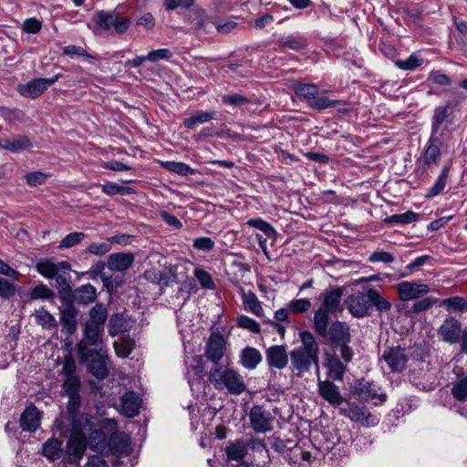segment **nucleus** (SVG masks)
Instances as JSON below:
<instances>
[{
	"mask_svg": "<svg viewBox=\"0 0 467 467\" xmlns=\"http://www.w3.org/2000/svg\"><path fill=\"white\" fill-rule=\"evenodd\" d=\"M440 306H443L449 312H467V299L455 296L445 299H440Z\"/></svg>",
	"mask_w": 467,
	"mask_h": 467,
	"instance_id": "obj_43",
	"label": "nucleus"
},
{
	"mask_svg": "<svg viewBox=\"0 0 467 467\" xmlns=\"http://www.w3.org/2000/svg\"><path fill=\"white\" fill-rule=\"evenodd\" d=\"M88 319L83 324L82 332L104 337L105 324L109 317L107 306L96 302L88 311Z\"/></svg>",
	"mask_w": 467,
	"mask_h": 467,
	"instance_id": "obj_8",
	"label": "nucleus"
},
{
	"mask_svg": "<svg viewBox=\"0 0 467 467\" xmlns=\"http://www.w3.org/2000/svg\"><path fill=\"white\" fill-rule=\"evenodd\" d=\"M59 262L53 257L40 258L36 262V272L47 279H53L58 274Z\"/></svg>",
	"mask_w": 467,
	"mask_h": 467,
	"instance_id": "obj_32",
	"label": "nucleus"
},
{
	"mask_svg": "<svg viewBox=\"0 0 467 467\" xmlns=\"http://www.w3.org/2000/svg\"><path fill=\"white\" fill-rule=\"evenodd\" d=\"M41 455L49 462L57 460H65V449L63 448V441L60 438L51 437L47 439L41 449Z\"/></svg>",
	"mask_w": 467,
	"mask_h": 467,
	"instance_id": "obj_26",
	"label": "nucleus"
},
{
	"mask_svg": "<svg viewBox=\"0 0 467 467\" xmlns=\"http://www.w3.org/2000/svg\"><path fill=\"white\" fill-rule=\"evenodd\" d=\"M293 90L297 97L306 99L307 103L320 92L317 85L303 82H296L293 85Z\"/></svg>",
	"mask_w": 467,
	"mask_h": 467,
	"instance_id": "obj_42",
	"label": "nucleus"
},
{
	"mask_svg": "<svg viewBox=\"0 0 467 467\" xmlns=\"http://www.w3.org/2000/svg\"><path fill=\"white\" fill-rule=\"evenodd\" d=\"M441 135L442 133L434 134L431 133L426 148L423 150V161L427 166L431 164H438L441 155Z\"/></svg>",
	"mask_w": 467,
	"mask_h": 467,
	"instance_id": "obj_24",
	"label": "nucleus"
},
{
	"mask_svg": "<svg viewBox=\"0 0 467 467\" xmlns=\"http://www.w3.org/2000/svg\"><path fill=\"white\" fill-rule=\"evenodd\" d=\"M215 111H197L195 114L185 118L183 119V125L189 130H193L199 124L208 122L212 119H217Z\"/></svg>",
	"mask_w": 467,
	"mask_h": 467,
	"instance_id": "obj_40",
	"label": "nucleus"
},
{
	"mask_svg": "<svg viewBox=\"0 0 467 467\" xmlns=\"http://www.w3.org/2000/svg\"><path fill=\"white\" fill-rule=\"evenodd\" d=\"M94 22L103 30L114 29L118 35L126 33L131 25V20L129 17L122 16L116 11H99L95 14Z\"/></svg>",
	"mask_w": 467,
	"mask_h": 467,
	"instance_id": "obj_7",
	"label": "nucleus"
},
{
	"mask_svg": "<svg viewBox=\"0 0 467 467\" xmlns=\"http://www.w3.org/2000/svg\"><path fill=\"white\" fill-rule=\"evenodd\" d=\"M109 437L100 429L92 430L88 436V444L94 451H102L108 447Z\"/></svg>",
	"mask_w": 467,
	"mask_h": 467,
	"instance_id": "obj_45",
	"label": "nucleus"
},
{
	"mask_svg": "<svg viewBox=\"0 0 467 467\" xmlns=\"http://www.w3.org/2000/svg\"><path fill=\"white\" fill-rule=\"evenodd\" d=\"M345 305L348 312L356 318L370 317L373 308L379 316L388 314L392 307V304L372 287H369L367 292L357 291L349 295L345 299Z\"/></svg>",
	"mask_w": 467,
	"mask_h": 467,
	"instance_id": "obj_1",
	"label": "nucleus"
},
{
	"mask_svg": "<svg viewBox=\"0 0 467 467\" xmlns=\"http://www.w3.org/2000/svg\"><path fill=\"white\" fill-rule=\"evenodd\" d=\"M18 294V287L9 280L0 277V298L9 300L16 294Z\"/></svg>",
	"mask_w": 467,
	"mask_h": 467,
	"instance_id": "obj_57",
	"label": "nucleus"
},
{
	"mask_svg": "<svg viewBox=\"0 0 467 467\" xmlns=\"http://www.w3.org/2000/svg\"><path fill=\"white\" fill-rule=\"evenodd\" d=\"M463 329L461 321L453 316H447L437 330L441 338L447 343H459Z\"/></svg>",
	"mask_w": 467,
	"mask_h": 467,
	"instance_id": "obj_14",
	"label": "nucleus"
},
{
	"mask_svg": "<svg viewBox=\"0 0 467 467\" xmlns=\"http://www.w3.org/2000/svg\"><path fill=\"white\" fill-rule=\"evenodd\" d=\"M32 147L31 140L26 135H17L13 139H0V148L14 153L30 150Z\"/></svg>",
	"mask_w": 467,
	"mask_h": 467,
	"instance_id": "obj_30",
	"label": "nucleus"
},
{
	"mask_svg": "<svg viewBox=\"0 0 467 467\" xmlns=\"http://www.w3.org/2000/svg\"><path fill=\"white\" fill-rule=\"evenodd\" d=\"M140 398L133 391L126 393L121 398L122 410L129 418H133L140 413Z\"/></svg>",
	"mask_w": 467,
	"mask_h": 467,
	"instance_id": "obj_35",
	"label": "nucleus"
},
{
	"mask_svg": "<svg viewBox=\"0 0 467 467\" xmlns=\"http://www.w3.org/2000/svg\"><path fill=\"white\" fill-rule=\"evenodd\" d=\"M236 324L239 327L247 329L255 334H258L261 331L260 324L256 320L244 315L237 317Z\"/></svg>",
	"mask_w": 467,
	"mask_h": 467,
	"instance_id": "obj_59",
	"label": "nucleus"
},
{
	"mask_svg": "<svg viewBox=\"0 0 467 467\" xmlns=\"http://www.w3.org/2000/svg\"><path fill=\"white\" fill-rule=\"evenodd\" d=\"M382 358L388 364L392 372L400 373L406 367L409 360L408 355L405 353V348L400 346L388 348Z\"/></svg>",
	"mask_w": 467,
	"mask_h": 467,
	"instance_id": "obj_16",
	"label": "nucleus"
},
{
	"mask_svg": "<svg viewBox=\"0 0 467 467\" xmlns=\"http://www.w3.org/2000/svg\"><path fill=\"white\" fill-rule=\"evenodd\" d=\"M279 47H288L293 50H301L307 47V39L304 36H282L277 40Z\"/></svg>",
	"mask_w": 467,
	"mask_h": 467,
	"instance_id": "obj_47",
	"label": "nucleus"
},
{
	"mask_svg": "<svg viewBox=\"0 0 467 467\" xmlns=\"http://www.w3.org/2000/svg\"><path fill=\"white\" fill-rule=\"evenodd\" d=\"M107 359L108 355L105 350L104 352H100L98 357L92 358L88 360V364H84L83 366H86L88 373L93 375L96 379L102 380L109 375V369L106 364Z\"/></svg>",
	"mask_w": 467,
	"mask_h": 467,
	"instance_id": "obj_28",
	"label": "nucleus"
},
{
	"mask_svg": "<svg viewBox=\"0 0 467 467\" xmlns=\"http://www.w3.org/2000/svg\"><path fill=\"white\" fill-rule=\"evenodd\" d=\"M79 410L80 406H76L71 410L69 407H66V410L61 411L60 419H56L54 425L62 438H67L68 433L69 436L86 437L83 431L85 426H88L89 429L93 427V422L85 418Z\"/></svg>",
	"mask_w": 467,
	"mask_h": 467,
	"instance_id": "obj_4",
	"label": "nucleus"
},
{
	"mask_svg": "<svg viewBox=\"0 0 467 467\" xmlns=\"http://www.w3.org/2000/svg\"><path fill=\"white\" fill-rule=\"evenodd\" d=\"M299 336L302 345L297 348L319 357V347L314 335L308 330H303Z\"/></svg>",
	"mask_w": 467,
	"mask_h": 467,
	"instance_id": "obj_44",
	"label": "nucleus"
},
{
	"mask_svg": "<svg viewBox=\"0 0 467 467\" xmlns=\"http://www.w3.org/2000/svg\"><path fill=\"white\" fill-rule=\"evenodd\" d=\"M80 389L79 376L66 378L62 383L61 395L68 397L67 407H69L70 410L81 405Z\"/></svg>",
	"mask_w": 467,
	"mask_h": 467,
	"instance_id": "obj_18",
	"label": "nucleus"
},
{
	"mask_svg": "<svg viewBox=\"0 0 467 467\" xmlns=\"http://www.w3.org/2000/svg\"><path fill=\"white\" fill-rule=\"evenodd\" d=\"M104 337L82 332V338L76 344V354L79 365L88 364L92 358L104 352Z\"/></svg>",
	"mask_w": 467,
	"mask_h": 467,
	"instance_id": "obj_6",
	"label": "nucleus"
},
{
	"mask_svg": "<svg viewBox=\"0 0 467 467\" xmlns=\"http://www.w3.org/2000/svg\"><path fill=\"white\" fill-rule=\"evenodd\" d=\"M247 225L262 231L269 238L275 239L277 236L275 229L269 223L261 218L250 219L247 222Z\"/></svg>",
	"mask_w": 467,
	"mask_h": 467,
	"instance_id": "obj_54",
	"label": "nucleus"
},
{
	"mask_svg": "<svg viewBox=\"0 0 467 467\" xmlns=\"http://www.w3.org/2000/svg\"><path fill=\"white\" fill-rule=\"evenodd\" d=\"M130 331L127 319L123 313H113L109 319L108 332L112 337L119 334H125Z\"/></svg>",
	"mask_w": 467,
	"mask_h": 467,
	"instance_id": "obj_36",
	"label": "nucleus"
},
{
	"mask_svg": "<svg viewBox=\"0 0 467 467\" xmlns=\"http://www.w3.org/2000/svg\"><path fill=\"white\" fill-rule=\"evenodd\" d=\"M61 306H59L60 323L62 325V332H65L68 337L72 336L78 327L77 317L78 316V309L66 299H59Z\"/></svg>",
	"mask_w": 467,
	"mask_h": 467,
	"instance_id": "obj_12",
	"label": "nucleus"
},
{
	"mask_svg": "<svg viewBox=\"0 0 467 467\" xmlns=\"http://www.w3.org/2000/svg\"><path fill=\"white\" fill-rule=\"evenodd\" d=\"M399 299L402 302L417 300L430 292V286L426 284H418L414 281H403L395 285Z\"/></svg>",
	"mask_w": 467,
	"mask_h": 467,
	"instance_id": "obj_10",
	"label": "nucleus"
},
{
	"mask_svg": "<svg viewBox=\"0 0 467 467\" xmlns=\"http://www.w3.org/2000/svg\"><path fill=\"white\" fill-rule=\"evenodd\" d=\"M249 419L252 428L255 432H266L273 429L271 425L272 418L269 412H266L262 406L254 405L251 408Z\"/></svg>",
	"mask_w": 467,
	"mask_h": 467,
	"instance_id": "obj_20",
	"label": "nucleus"
},
{
	"mask_svg": "<svg viewBox=\"0 0 467 467\" xmlns=\"http://www.w3.org/2000/svg\"><path fill=\"white\" fill-rule=\"evenodd\" d=\"M18 296L24 305L35 300L54 302L56 292L46 284L40 282L27 291H23L22 288L18 286Z\"/></svg>",
	"mask_w": 467,
	"mask_h": 467,
	"instance_id": "obj_13",
	"label": "nucleus"
},
{
	"mask_svg": "<svg viewBox=\"0 0 467 467\" xmlns=\"http://www.w3.org/2000/svg\"><path fill=\"white\" fill-rule=\"evenodd\" d=\"M328 313H331L330 311L320 307L318 308L314 315V329L316 333L321 337L323 334L326 333V331L328 329Z\"/></svg>",
	"mask_w": 467,
	"mask_h": 467,
	"instance_id": "obj_46",
	"label": "nucleus"
},
{
	"mask_svg": "<svg viewBox=\"0 0 467 467\" xmlns=\"http://www.w3.org/2000/svg\"><path fill=\"white\" fill-rule=\"evenodd\" d=\"M290 360L292 368L296 371L297 376L308 372L312 364H315L317 371L319 369V357L298 348L290 352Z\"/></svg>",
	"mask_w": 467,
	"mask_h": 467,
	"instance_id": "obj_11",
	"label": "nucleus"
},
{
	"mask_svg": "<svg viewBox=\"0 0 467 467\" xmlns=\"http://www.w3.org/2000/svg\"><path fill=\"white\" fill-rule=\"evenodd\" d=\"M86 234L82 232H74L67 234L60 242V248H69L78 244H79L84 238Z\"/></svg>",
	"mask_w": 467,
	"mask_h": 467,
	"instance_id": "obj_63",
	"label": "nucleus"
},
{
	"mask_svg": "<svg viewBox=\"0 0 467 467\" xmlns=\"http://www.w3.org/2000/svg\"><path fill=\"white\" fill-rule=\"evenodd\" d=\"M452 162H453V161L451 158H450L449 160H447L445 161V163L441 169V171L440 173V176L436 180L433 186L431 187L428 190L427 193L425 194L426 198H428V199L433 198V197L439 195L444 190L448 177H449L450 170L452 166Z\"/></svg>",
	"mask_w": 467,
	"mask_h": 467,
	"instance_id": "obj_33",
	"label": "nucleus"
},
{
	"mask_svg": "<svg viewBox=\"0 0 467 467\" xmlns=\"http://www.w3.org/2000/svg\"><path fill=\"white\" fill-rule=\"evenodd\" d=\"M66 297L72 305L88 306L96 303L98 293L97 289L91 284L82 285L78 287L73 288Z\"/></svg>",
	"mask_w": 467,
	"mask_h": 467,
	"instance_id": "obj_15",
	"label": "nucleus"
},
{
	"mask_svg": "<svg viewBox=\"0 0 467 467\" xmlns=\"http://www.w3.org/2000/svg\"><path fill=\"white\" fill-rule=\"evenodd\" d=\"M350 388L353 395L359 400H368L369 399H379L385 401L387 399L385 394L379 395L377 391L372 389V382L367 380L365 378L356 379Z\"/></svg>",
	"mask_w": 467,
	"mask_h": 467,
	"instance_id": "obj_22",
	"label": "nucleus"
},
{
	"mask_svg": "<svg viewBox=\"0 0 467 467\" xmlns=\"http://www.w3.org/2000/svg\"><path fill=\"white\" fill-rule=\"evenodd\" d=\"M224 451L227 456V461L243 462L242 460L247 453V449L245 443L242 440H236L234 441H228Z\"/></svg>",
	"mask_w": 467,
	"mask_h": 467,
	"instance_id": "obj_38",
	"label": "nucleus"
},
{
	"mask_svg": "<svg viewBox=\"0 0 467 467\" xmlns=\"http://www.w3.org/2000/svg\"><path fill=\"white\" fill-rule=\"evenodd\" d=\"M260 351L253 347H245L240 353V364L248 370L254 369L262 361Z\"/></svg>",
	"mask_w": 467,
	"mask_h": 467,
	"instance_id": "obj_31",
	"label": "nucleus"
},
{
	"mask_svg": "<svg viewBox=\"0 0 467 467\" xmlns=\"http://www.w3.org/2000/svg\"><path fill=\"white\" fill-rule=\"evenodd\" d=\"M342 295V287H336L330 291L322 293L320 295V298L322 299L321 307L330 311L331 313L337 312L339 308Z\"/></svg>",
	"mask_w": 467,
	"mask_h": 467,
	"instance_id": "obj_34",
	"label": "nucleus"
},
{
	"mask_svg": "<svg viewBox=\"0 0 467 467\" xmlns=\"http://www.w3.org/2000/svg\"><path fill=\"white\" fill-rule=\"evenodd\" d=\"M167 273L161 272V281L159 283L161 287L169 286L171 283H178V275L176 273L177 265H170L166 267Z\"/></svg>",
	"mask_w": 467,
	"mask_h": 467,
	"instance_id": "obj_64",
	"label": "nucleus"
},
{
	"mask_svg": "<svg viewBox=\"0 0 467 467\" xmlns=\"http://www.w3.org/2000/svg\"><path fill=\"white\" fill-rule=\"evenodd\" d=\"M318 393L325 400L333 406H339L344 402V398L332 381L318 379Z\"/></svg>",
	"mask_w": 467,
	"mask_h": 467,
	"instance_id": "obj_27",
	"label": "nucleus"
},
{
	"mask_svg": "<svg viewBox=\"0 0 467 467\" xmlns=\"http://www.w3.org/2000/svg\"><path fill=\"white\" fill-rule=\"evenodd\" d=\"M161 166L166 171L177 173L181 176L193 175L196 172V170L184 162L162 161L161 162Z\"/></svg>",
	"mask_w": 467,
	"mask_h": 467,
	"instance_id": "obj_48",
	"label": "nucleus"
},
{
	"mask_svg": "<svg viewBox=\"0 0 467 467\" xmlns=\"http://www.w3.org/2000/svg\"><path fill=\"white\" fill-rule=\"evenodd\" d=\"M322 343L328 346L331 352L340 354L346 364L350 363L354 358V350L350 347L352 337L350 327L345 321H333L325 334L321 336Z\"/></svg>",
	"mask_w": 467,
	"mask_h": 467,
	"instance_id": "obj_2",
	"label": "nucleus"
},
{
	"mask_svg": "<svg viewBox=\"0 0 467 467\" xmlns=\"http://www.w3.org/2000/svg\"><path fill=\"white\" fill-rule=\"evenodd\" d=\"M288 309L294 314H303L309 310L311 303L309 299H295L287 304Z\"/></svg>",
	"mask_w": 467,
	"mask_h": 467,
	"instance_id": "obj_62",
	"label": "nucleus"
},
{
	"mask_svg": "<svg viewBox=\"0 0 467 467\" xmlns=\"http://www.w3.org/2000/svg\"><path fill=\"white\" fill-rule=\"evenodd\" d=\"M43 412L36 405L26 407L20 415L19 424L23 431L33 433L40 427Z\"/></svg>",
	"mask_w": 467,
	"mask_h": 467,
	"instance_id": "obj_19",
	"label": "nucleus"
},
{
	"mask_svg": "<svg viewBox=\"0 0 467 467\" xmlns=\"http://www.w3.org/2000/svg\"><path fill=\"white\" fill-rule=\"evenodd\" d=\"M101 189H102V192L108 195H116V194H119V195H129V194H131L134 192V190L130 187H127V186H121V185H119L118 183L116 182H107L106 183L100 185Z\"/></svg>",
	"mask_w": 467,
	"mask_h": 467,
	"instance_id": "obj_55",
	"label": "nucleus"
},
{
	"mask_svg": "<svg viewBox=\"0 0 467 467\" xmlns=\"http://www.w3.org/2000/svg\"><path fill=\"white\" fill-rule=\"evenodd\" d=\"M17 91L23 97L36 99L46 91V86L42 84L39 78H34L26 84H19Z\"/></svg>",
	"mask_w": 467,
	"mask_h": 467,
	"instance_id": "obj_37",
	"label": "nucleus"
},
{
	"mask_svg": "<svg viewBox=\"0 0 467 467\" xmlns=\"http://www.w3.org/2000/svg\"><path fill=\"white\" fill-rule=\"evenodd\" d=\"M423 62V58L415 53H412L406 60H394L395 66L402 70H414L415 68L420 67Z\"/></svg>",
	"mask_w": 467,
	"mask_h": 467,
	"instance_id": "obj_53",
	"label": "nucleus"
},
{
	"mask_svg": "<svg viewBox=\"0 0 467 467\" xmlns=\"http://www.w3.org/2000/svg\"><path fill=\"white\" fill-rule=\"evenodd\" d=\"M132 253H114L108 256L107 266L111 271L125 272L134 263Z\"/></svg>",
	"mask_w": 467,
	"mask_h": 467,
	"instance_id": "obj_29",
	"label": "nucleus"
},
{
	"mask_svg": "<svg viewBox=\"0 0 467 467\" xmlns=\"http://www.w3.org/2000/svg\"><path fill=\"white\" fill-rule=\"evenodd\" d=\"M452 94L451 99L434 109L431 117V133L438 134L441 129L442 131L446 130L453 123L454 113L461 110V104L464 96L460 91H455ZM441 133L443 134V132Z\"/></svg>",
	"mask_w": 467,
	"mask_h": 467,
	"instance_id": "obj_5",
	"label": "nucleus"
},
{
	"mask_svg": "<svg viewBox=\"0 0 467 467\" xmlns=\"http://www.w3.org/2000/svg\"><path fill=\"white\" fill-rule=\"evenodd\" d=\"M437 304L440 306V299L436 297H424L421 300L416 301L411 306L412 317L421 312L428 311Z\"/></svg>",
	"mask_w": 467,
	"mask_h": 467,
	"instance_id": "obj_56",
	"label": "nucleus"
},
{
	"mask_svg": "<svg viewBox=\"0 0 467 467\" xmlns=\"http://www.w3.org/2000/svg\"><path fill=\"white\" fill-rule=\"evenodd\" d=\"M419 216H420L419 213H416L412 211H408L404 213L393 214L391 216H388L383 220V222L387 224H390V223L408 224V223L417 221L419 219Z\"/></svg>",
	"mask_w": 467,
	"mask_h": 467,
	"instance_id": "obj_51",
	"label": "nucleus"
},
{
	"mask_svg": "<svg viewBox=\"0 0 467 467\" xmlns=\"http://www.w3.org/2000/svg\"><path fill=\"white\" fill-rule=\"evenodd\" d=\"M59 266L58 274L54 277L57 283V295L58 299H66L74 286L70 276L71 265L67 261H60Z\"/></svg>",
	"mask_w": 467,
	"mask_h": 467,
	"instance_id": "obj_17",
	"label": "nucleus"
},
{
	"mask_svg": "<svg viewBox=\"0 0 467 467\" xmlns=\"http://www.w3.org/2000/svg\"><path fill=\"white\" fill-rule=\"evenodd\" d=\"M337 104H339L337 100L331 99L328 97L326 96H318L316 95L315 99H312L307 103L308 107L312 109L321 111L327 109H330L332 107H336Z\"/></svg>",
	"mask_w": 467,
	"mask_h": 467,
	"instance_id": "obj_52",
	"label": "nucleus"
},
{
	"mask_svg": "<svg viewBox=\"0 0 467 467\" xmlns=\"http://www.w3.org/2000/svg\"><path fill=\"white\" fill-rule=\"evenodd\" d=\"M265 358L270 368L283 369L288 363V355L285 345L269 347L265 351Z\"/></svg>",
	"mask_w": 467,
	"mask_h": 467,
	"instance_id": "obj_23",
	"label": "nucleus"
},
{
	"mask_svg": "<svg viewBox=\"0 0 467 467\" xmlns=\"http://www.w3.org/2000/svg\"><path fill=\"white\" fill-rule=\"evenodd\" d=\"M222 102L225 105L242 107L252 102V99L239 93L226 94L222 97Z\"/></svg>",
	"mask_w": 467,
	"mask_h": 467,
	"instance_id": "obj_58",
	"label": "nucleus"
},
{
	"mask_svg": "<svg viewBox=\"0 0 467 467\" xmlns=\"http://www.w3.org/2000/svg\"><path fill=\"white\" fill-rule=\"evenodd\" d=\"M243 302L245 309L251 311L255 316L262 317H264V310L261 306V302L258 300L255 294L252 291H249L243 296Z\"/></svg>",
	"mask_w": 467,
	"mask_h": 467,
	"instance_id": "obj_49",
	"label": "nucleus"
},
{
	"mask_svg": "<svg viewBox=\"0 0 467 467\" xmlns=\"http://www.w3.org/2000/svg\"><path fill=\"white\" fill-rule=\"evenodd\" d=\"M36 322L42 326L44 328L50 329L55 328L57 326V322L53 315H51L44 307L35 311Z\"/></svg>",
	"mask_w": 467,
	"mask_h": 467,
	"instance_id": "obj_50",
	"label": "nucleus"
},
{
	"mask_svg": "<svg viewBox=\"0 0 467 467\" xmlns=\"http://www.w3.org/2000/svg\"><path fill=\"white\" fill-rule=\"evenodd\" d=\"M208 380L215 389H225L229 394L235 396L241 395L247 389L243 376L237 370L228 367L212 368L208 373Z\"/></svg>",
	"mask_w": 467,
	"mask_h": 467,
	"instance_id": "obj_3",
	"label": "nucleus"
},
{
	"mask_svg": "<svg viewBox=\"0 0 467 467\" xmlns=\"http://www.w3.org/2000/svg\"><path fill=\"white\" fill-rule=\"evenodd\" d=\"M226 341L224 337L219 332H212L205 346V357L213 362V368L222 367L221 359L223 358Z\"/></svg>",
	"mask_w": 467,
	"mask_h": 467,
	"instance_id": "obj_9",
	"label": "nucleus"
},
{
	"mask_svg": "<svg viewBox=\"0 0 467 467\" xmlns=\"http://www.w3.org/2000/svg\"><path fill=\"white\" fill-rule=\"evenodd\" d=\"M88 444L87 437L67 436L65 449V460L75 461L81 459L86 451Z\"/></svg>",
	"mask_w": 467,
	"mask_h": 467,
	"instance_id": "obj_25",
	"label": "nucleus"
},
{
	"mask_svg": "<svg viewBox=\"0 0 467 467\" xmlns=\"http://www.w3.org/2000/svg\"><path fill=\"white\" fill-rule=\"evenodd\" d=\"M349 409L346 414L351 420L360 422L364 426L369 425L370 412L365 406H358L355 403H348Z\"/></svg>",
	"mask_w": 467,
	"mask_h": 467,
	"instance_id": "obj_41",
	"label": "nucleus"
},
{
	"mask_svg": "<svg viewBox=\"0 0 467 467\" xmlns=\"http://www.w3.org/2000/svg\"><path fill=\"white\" fill-rule=\"evenodd\" d=\"M209 18L205 16L203 9H197L190 15V22L192 24L194 30H200L205 27Z\"/></svg>",
	"mask_w": 467,
	"mask_h": 467,
	"instance_id": "obj_61",
	"label": "nucleus"
},
{
	"mask_svg": "<svg viewBox=\"0 0 467 467\" xmlns=\"http://www.w3.org/2000/svg\"><path fill=\"white\" fill-rule=\"evenodd\" d=\"M451 394L459 401H465L467 400V376L454 383Z\"/></svg>",
	"mask_w": 467,
	"mask_h": 467,
	"instance_id": "obj_60",
	"label": "nucleus"
},
{
	"mask_svg": "<svg viewBox=\"0 0 467 467\" xmlns=\"http://www.w3.org/2000/svg\"><path fill=\"white\" fill-rule=\"evenodd\" d=\"M324 366L327 368V377L333 380H342L347 370V366L344 364L346 362L340 358V354L326 351L324 353Z\"/></svg>",
	"mask_w": 467,
	"mask_h": 467,
	"instance_id": "obj_21",
	"label": "nucleus"
},
{
	"mask_svg": "<svg viewBox=\"0 0 467 467\" xmlns=\"http://www.w3.org/2000/svg\"><path fill=\"white\" fill-rule=\"evenodd\" d=\"M130 445L129 438L121 437L118 433H112L109 437L107 449L114 455H120L128 452Z\"/></svg>",
	"mask_w": 467,
	"mask_h": 467,
	"instance_id": "obj_39",
	"label": "nucleus"
}]
</instances>
